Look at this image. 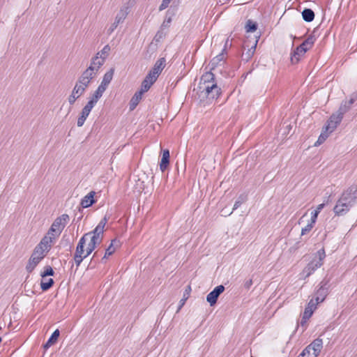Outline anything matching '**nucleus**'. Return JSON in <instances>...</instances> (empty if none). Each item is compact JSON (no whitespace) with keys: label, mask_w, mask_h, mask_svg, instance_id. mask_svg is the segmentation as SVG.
Returning <instances> with one entry per match:
<instances>
[{"label":"nucleus","mask_w":357,"mask_h":357,"mask_svg":"<svg viewBox=\"0 0 357 357\" xmlns=\"http://www.w3.org/2000/svg\"><path fill=\"white\" fill-rule=\"evenodd\" d=\"M228 39L226 40L224 48L222 49L221 53L211 59L210 62L211 67H219L225 65L227 55L226 47Z\"/></svg>","instance_id":"f8f14e48"},{"label":"nucleus","mask_w":357,"mask_h":357,"mask_svg":"<svg viewBox=\"0 0 357 357\" xmlns=\"http://www.w3.org/2000/svg\"><path fill=\"white\" fill-rule=\"evenodd\" d=\"M54 284V280L52 278L45 279L43 278L40 283V287L43 291L48 290Z\"/></svg>","instance_id":"c85d7f7f"},{"label":"nucleus","mask_w":357,"mask_h":357,"mask_svg":"<svg viewBox=\"0 0 357 357\" xmlns=\"http://www.w3.org/2000/svg\"><path fill=\"white\" fill-rule=\"evenodd\" d=\"M322 348V339L317 338L303 350L298 357H317Z\"/></svg>","instance_id":"423d86ee"},{"label":"nucleus","mask_w":357,"mask_h":357,"mask_svg":"<svg viewBox=\"0 0 357 357\" xmlns=\"http://www.w3.org/2000/svg\"><path fill=\"white\" fill-rule=\"evenodd\" d=\"M1 342V337H0V342Z\"/></svg>","instance_id":"8fccbe9b"},{"label":"nucleus","mask_w":357,"mask_h":357,"mask_svg":"<svg viewBox=\"0 0 357 357\" xmlns=\"http://www.w3.org/2000/svg\"><path fill=\"white\" fill-rule=\"evenodd\" d=\"M96 75V73L95 72L94 68H86L79 77L75 86L76 88L78 87L84 93L91 81L95 78Z\"/></svg>","instance_id":"0eeeda50"},{"label":"nucleus","mask_w":357,"mask_h":357,"mask_svg":"<svg viewBox=\"0 0 357 357\" xmlns=\"http://www.w3.org/2000/svg\"><path fill=\"white\" fill-rule=\"evenodd\" d=\"M325 204H319L316 209L311 212V217L312 218V222L317 221V216L321 211L324 208Z\"/></svg>","instance_id":"473e14b6"},{"label":"nucleus","mask_w":357,"mask_h":357,"mask_svg":"<svg viewBox=\"0 0 357 357\" xmlns=\"http://www.w3.org/2000/svg\"><path fill=\"white\" fill-rule=\"evenodd\" d=\"M172 0H162V3L160 4L159 7L160 10H162L168 7L169 3Z\"/></svg>","instance_id":"a19ab883"},{"label":"nucleus","mask_w":357,"mask_h":357,"mask_svg":"<svg viewBox=\"0 0 357 357\" xmlns=\"http://www.w3.org/2000/svg\"><path fill=\"white\" fill-rule=\"evenodd\" d=\"M119 246H120L119 241H118L116 239L112 240L111 241L109 246L105 250V255L101 259L102 262H104V261L109 256L112 255Z\"/></svg>","instance_id":"f3484780"},{"label":"nucleus","mask_w":357,"mask_h":357,"mask_svg":"<svg viewBox=\"0 0 357 357\" xmlns=\"http://www.w3.org/2000/svg\"><path fill=\"white\" fill-rule=\"evenodd\" d=\"M166 59L165 57L160 58L155 63L153 67H165Z\"/></svg>","instance_id":"ea45409f"},{"label":"nucleus","mask_w":357,"mask_h":357,"mask_svg":"<svg viewBox=\"0 0 357 357\" xmlns=\"http://www.w3.org/2000/svg\"><path fill=\"white\" fill-rule=\"evenodd\" d=\"M315 40V36L311 34L301 44L308 50H310L312 47Z\"/></svg>","instance_id":"cd10ccee"},{"label":"nucleus","mask_w":357,"mask_h":357,"mask_svg":"<svg viewBox=\"0 0 357 357\" xmlns=\"http://www.w3.org/2000/svg\"><path fill=\"white\" fill-rule=\"evenodd\" d=\"M105 90L106 89L105 88H103V86H100L99 85V86L95 91L93 96L90 98V100L88 101V103L91 104V105H93L94 107L95 105L98 101V100L102 97V96Z\"/></svg>","instance_id":"a211bd4d"},{"label":"nucleus","mask_w":357,"mask_h":357,"mask_svg":"<svg viewBox=\"0 0 357 357\" xmlns=\"http://www.w3.org/2000/svg\"><path fill=\"white\" fill-rule=\"evenodd\" d=\"M69 220L70 218L68 214H62L54 220L48 232L58 238Z\"/></svg>","instance_id":"39448f33"},{"label":"nucleus","mask_w":357,"mask_h":357,"mask_svg":"<svg viewBox=\"0 0 357 357\" xmlns=\"http://www.w3.org/2000/svg\"><path fill=\"white\" fill-rule=\"evenodd\" d=\"M318 303L314 301V299H311L309 303H307V305L306 306L305 309L308 310L311 312H314V311L316 310L317 306Z\"/></svg>","instance_id":"4c0bfd02"},{"label":"nucleus","mask_w":357,"mask_h":357,"mask_svg":"<svg viewBox=\"0 0 357 357\" xmlns=\"http://www.w3.org/2000/svg\"><path fill=\"white\" fill-rule=\"evenodd\" d=\"M95 192L93 191L90 192L81 201V206L83 208H87L91 206L94 202V197Z\"/></svg>","instance_id":"5701e85b"},{"label":"nucleus","mask_w":357,"mask_h":357,"mask_svg":"<svg viewBox=\"0 0 357 357\" xmlns=\"http://www.w3.org/2000/svg\"><path fill=\"white\" fill-rule=\"evenodd\" d=\"M328 294V289L327 288L324 287V286H321L319 288V289L315 293L314 301L317 302V303H322L326 296Z\"/></svg>","instance_id":"aec40b11"},{"label":"nucleus","mask_w":357,"mask_h":357,"mask_svg":"<svg viewBox=\"0 0 357 357\" xmlns=\"http://www.w3.org/2000/svg\"><path fill=\"white\" fill-rule=\"evenodd\" d=\"M350 108H351V106H349V103L347 102V101H344L341 104L337 113H338L339 114H341V116H343L344 114L347 112H348Z\"/></svg>","instance_id":"72a5a7b5"},{"label":"nucleus","mask_w":357,"mask_h":357,"mask_svg":"<svg viewBox=\"0 0 357 357\" xmlns=\"http://www.w3.org/2000/svg\"><path fill=\"white\" fill-rule=\"evenodd\" d=\"M56 239H57L56 237L47 231L36 247L47 253L50 250Z\"/></svg>","instance_id":"9d476101"},{"label":"nucleus","mask_w":357,"mask_h":357,"mask_svg":"<svg viewBox=\"0 0 357 357\" xmlns=\"http://www.w3.org/2000/svg\"><path fill=\"white\" fill-rule=\"evenodd\" d=\"M225 287L223 285L217 286L212 291H211L206 296V301L209 303L211 306L214 305L218 300L219 296L224 291Z\"/></svg>","instance_id":"ddd939ff"},{"label":"nucleus","mask_w":357,"mask_h":357,"mask_svg":"<svg viewBox=\"0 0 357 357\" xmlns=\"http://www.w3.org/2000/svg\"><path fill=\"white\" fill-rule=\"evenodd\" d=\"M107 222V219L105 217L92 231L85 234L79 239L73 257L77 266H79L82 261L92 253L96 246L101 243Z\"/></svg>","instance_id":"f257e3e1"},{"label":"nucleus","mask_w":357,"mask_h":357,"mask_svg":"<svg viewBox=\"0 0 357 357\" xmlns=\"http://www.w3.org/2000/svg\"><path fill=\"white\" fill-rule=\"evenodd\" d=\"M241 204H242V202H241V201H236L234 204L233 211L237 209L241 206Z\"/></svg>","instance_id":"a18cd8bd"},{"label":"nucleus","mask_w":357,"mask_h":357,"mask_svg":"<svg viewBox=\"0 0 357 357\" xmlns=\"http://www.w3.org/2000/svg\"><path fill=\"white\" fill-rule=\"evenodd\" d=\"M161 38V34H160L159 33H158L155 35V39L156 40H158V38Z\"/></svg>","instance_id":"49530a36"},{"label":"nucleus","mask_w":357,"mask_h":357,"mask_svg":"<svg viewBox=\"0 0 357 357\" xmlns=\"http://www.w3.org/2000/svg\"><path fill=\"white\" fill-rule=\"evenodd\" d=\"M191 291V287L190 286H188L185 290V292L183 294V298L181 299L179 301V307L178 310H180L185 303V301L189 297L190 293Z\"/></svg>","instance_id":"7c9ffc66"},{"label":"nucleus","mask_w":357,"mask_h":357,"mask_svg":"<svg viewBox=\"0 0 357 357\" xmlns=\"http://www.w3.org/2000/svg\"><path fill=\"white\" fill-rule=\"evenodd\" d=\"M326 253L324 248L318 250L314 255L312 259L303 268L301 273V278L305 279L312 275L317 268H320L324 263Z\"/></svg>","instance_id":"20e7f679"},{"label":"nucleus","mask_w":357,"mask_h":357,"mask_svg":"<svg viewBox=\"0 0 357 357\" xmlns=\"http://www.w3.org/2000/svg\"><path fill=\"white\" fill-rule=\"evenodd\" d=\"M84 93L78 87L74 86L71 94L68 96V100L70 105H73L75 101L81 97Z\"/></svg>","instance_id":"412c9836"},{"label":"nucleus","mask_w":357,"mask_h":357,"mask_svg":"<svg viewBox=\"0 0 357 357\" xmlns=\"http://www.w3.org/2000/svg\"><path fill=\"white\" fill-rule=\"evenodd\" d=\"M316 221L312 222V218H310V222L307 224V225L302 228L301 229V235H305L307 233L310 232L313 228Z\"/></svg>","instance_id":"f704fd0d"},{"label":"nucleus","mask_w":357,"mask_h":357,"mask_svg":"<svg viewBox=\"0 0 357 357\" xmlns=\"http://www.w3.org/2000/svg\"><path fill=\"white\" fill-rule=\"evenodd\" d=\"M54 271L50 266H46L45 270L43 273H41V276L43 278H45L46 276L53 275Z\"/></svg>","instance_id":"58836bf2"},{"label":"nucleus","mask_w":357,"mask_h":357,"mask_svg":"<svg viewBox=\"0 0 357 357\" xmlns=\"http://www.w3.org/2000/svg\"><path fill=\"white\" fill-rule=\"evenodd\" d=\"M329 130H326V127L323 129L321 135H319L317 141L315 142L314 146H317L321 145L322 143L325 142V140L328 138L329 136Z\"/></svg>","instance_id":"bb28decb"},{"label":"nucleus","mask_w":357,"mask_h":357,"mask_svg":"<svg viewBox=\"0 0 357 357\" xmlns=\"http://www.w3.org/2000/svg\"><path fill=\"white\" fill-rule=\"evenodd\" d=\"M171 21V19L169 18L168 20H167V22H169Z\"/></svg>","instance_id":"de8ad7c7"},{"label":"nucleus","mask_w":357,"mask_h":357,"mask_svg":"<svg viewBox=\"0 0 357 357\" xmlns=\"http://www.w3.org/2000/svg\"><path fill=\"white\" fill-rule=\"evenodd\" d=\"M355 192L354 188H350L342 195L333 209L335 214L342 215L349 211L356 202Z\"/></svg>","instance_id":"7ed1b4c3"},{"label":"nucleus","mask_w":357,"mask_h":357,"mask_svg":"<svg viewBox=\"0 0 357 357\" xmlns=\"http://www.w3.org/2000/svg\"><path fill=\"white\" fill-rule=\"evenodd\" d=\"M342 118L343 116L338 113L333 114L328 121L327 125L325 126L326 129L329 130V132H333L337 128V125L340 124Z\"/></svg>","instance_id":"2eb2a0df"},{"label":"nucleus","mask_w":357,"mask_h":357,"mask_svg":"<svg viewBox=\"0 0 357 357\" xmlns=\"http://www.w3.org/2000/svg\"><path fill=\"white\" fill-rule=\"evenodd\" d=\"M305 215H306V214H305L304 215H303V217H302L301 218H305ZM301 220H302V219H301Z\"/></svg>","instance_id":"09e8293b"},{"label":"nucleus","mask_w":357,"mask_h":357,"mask_svg":"<svg viewBox=\"0 0 357 357\" xmlns=\"http://www.w3.org/2000/svg\"><path fill=\"white\" fill-rule=\"evenodd\" d=\"M105 60V58H102V57L99 56L97 55L93 59L92 65L98 66V67H100V66H102L104 64Z\"/></svg>","instance_id":"e433bc0d"},{"label":"nucleus","mask_w":357,"mask_h":357,"mask_svg":"<svg viewBox=\"0 0 357 357\" xmlns=\"http://www.w3.org/2000/svg\"><path fill=\"white\" fill-rule=\"evenodd\" d=\"M257 42H258V40H255L253 45L250 48L248 49L247 52H243L242 53V56H241L242 61H248L252 57V56L255 52Z\"/></svg>","instance_id":"4be33fe9"},{"label":"nucleus","mask_w":357,"mask_h":357,"mask_svg":"<svg viewBox=\"0 0 357 357\" xmlns=\"http://www.w3.org/2000/svg\"><path fill=\"white\" fill-rule=\"evenodd\" d=\"M221 93V89L218 86L215 75L211 71L204 73L200 78L197 89V94L201 101L216 99Z\"/></svg>","instance_id":"f03ea898"},{"label":"nucleus","mask_w":357,"mask_h":357,"mask_svg":"<svg viewBox=\"0 0 357 357\" xmlns=\"http://www.w3.org/2000/svg\"><path fill=\"white\" fill-rule=\"evenodd\" d=\"M169 164V151L168 149L162 151V158L160 162V169L164 172Z\"/></svg>","instance_id":"6ab92c4d"},{"label":"nucleus","mask_w":357,"mask_h":357,"mask_svg":"<svg viewBox=\"0 0 357 357\" xmlns=\"http://www.w3.org/2000/svg\"><path fill=\"white\" fill-rule=\"evenodd\" d=\"M59 336V331L58 329H56L53 332L51 337L49 338L47 343L45 344V347H49L52 344L55 343L57 341Z\"/></svg>","instance_id":"c756f323"},{"label":"nucleus","mask_w":357,"mask_h":357,"mask_svg":"<svg viewBox=\"0 0 357 357\" xmlns=\"http://www.w3.org/2000/svg\"><path fill=\"white\" fill-rule=\"evenodd\" d=\"M93 107V106L91 105V104H89L88 102L84 107V108L82 109V110L80 113L79 116L77 119V124L78 127H82L84 125L86 119H87L88 116L89 115Z\"/></svg>","instance_id":"dca6fc26"},{"label":"nucleus","mask_w":357,"mask_h":357,"mask_svg":"<svg viewBox=\"0 0 357 357\" xmlns=\"http://www.w3.org/2000/svg\"><path fill=\"white\" fill-rule=\"evenodd\" d=\"M357 100V93H354L351 96L350 100L347 101L349 106H351L353 103Z\"/></svg>","instance_id":"37998d69"},{"label":"nucleus","mask_w":357,"mask_h":357,"mask_svg":"<svg viewBox=\"0 0 357 357\" xmlns=\"http://www.w3.org/2000/svg\"><path fill=\"white\" fill-rule=\"evenodd\" d=\"M302 17L304 21L310 22L314 19V13L310 8H305L302 11Z\"/></svg>","instance_id":"a878e982"},{"label":"nucleus","mask_w":357,"mask_h":357,"mask_svg":"<svg viewBox=\"0 0 357 357\" xmlns=\"http://www.w3.org/2000/svg\"><path fill=\"white\" fill-rule=\"evenodd\" d=\"M162 68H153L151 70L143 80L140 90L144 93L147 92L157 80L158 76L162 72Z\"/></svg>","instance_id":"6e6552de"},{"label":"nucleus","mask_w":357,"mask_h":357,"mask_svg":"<svg viewBox=\"0 0 357 357\" xmlns=\"http://www.w3.org/2000/svg\"><path fill=\"white\" fill-rule=\"evenodd\" d=\"M46 255V252L36 247L26 266V271L29 273L32 272Z\"/></svg>","instance_id":"1a4fd4ad"},{"label":"nucleus","mask_w":357,"mask_h":357,"mask_svg":"<svg viewBox=\"0 0 357 357\" xmlns=\"http://www.w3.org/2000/svg\"><path fill=\"white\" fill-rule=\"evenodd\" d=\"M252 285V279L247 280L244 284V287L246 289H250Z\"/></svg>","instance_id":"c03bdc74"},{"label":"nucleus","mask_w":357,"mask_h":357,"mask_svg":"<svg viewBox=\"0 0 357 357\" xmlns=\"http://www.w3.org/2000/svg\"><path fill=\"white\" fill-rule=\"evenodd\" d=\"M246 32H254L257 29V24L251 20H248L245 26Z\"/></svg>","instance_id":"2f4dec72"},{"label":"nucleus","mask_w":357,"mask_h":357,"mask_svg":"<svg viewBox=\"0 0 357 357\" xmlns=\"http://www.w3.org/2000/svg\"><path fill=\"white\" fill-rule=\"evenodd\" d=\"M110 51V47L107 45H105L103 49L97 54L98 56H101L102 58L106 59L109 55V52Z\"/></svg>","instance_id":"c9c22d12"},{"label":"nucleus","mask_w":357,"mask_h":357,"mask_svg":"<svg viewBox=\"0 0 357 357\" xmlns=\"http://www.w3.org/2000/svg\"><path fill=\"white\" fill-rule=\"evenodd\" d=\"M113 75H114V70L113 69H110L108 72H107L105 74V75L103 77V79H102L100 86H103V88H105L106 89L107 86L109 85V84L112 81Z\"/></svg>","instance_id":"393cba45"},{"label":"nucleus","mask_w":357,"mask_h":357,"mask_svg":"<svg viewBox=\"0 0 357 357\" xmlns=\"http://www.w3.org/2000/svg\"><path fill=\"white\" fill-rule=\"evenodd\" d=\"M144 93L143 91L139 90L134 94V96L131 98L130 103V108L131 110L134 109L136 107V106L139 104V102L142 98Z\"/></svg>","instance_id":"b1692460"},{"label":"nucleus","mask_w":357,"mask_h":357,"mask_svg":"<svg viewBox=\"0 0 357 357\" xmlns=\"http://www.w3.org/2000/svg\"><path fill=\"white\" fill-rule=\"evenodd\" d=\"M312 312H310L308 310L305 309V311L303 312V319L307 320L312 315Z\"/></svg>","instance_id":"79ce46f5"},{"label":"nucleus","mask_w":357,"mask_h":357,"mask_svg":"<svg viewBox=\"0 0 357 357\" xmlns=\"http://www.w3.org/2000/svg\"><path fill=\"white\" fill-rule=\"evenodd\" d=\"M307 50H309L306 48L305 46H303L302 44L298 46L291 54L290 60L291 65L298 64V61L305 55Z\"/></svg>","instance_id":"9b49d317"},{"label":"nucleus","mask_w":357,"mask_h":357,"mask_svg":"<svg viewBox=\"0 0 357 357\" xmlns=\"http://www.w3.org/2000/svg\"><path fill=\"white\" fill-rule=\"evenodd\" d=\"M128 15L127 8L121 9L117 13L115 20L108 29V33H112L121 23H123Z\"/></svg>","instance_id":"4468645a"}]
</instances>
